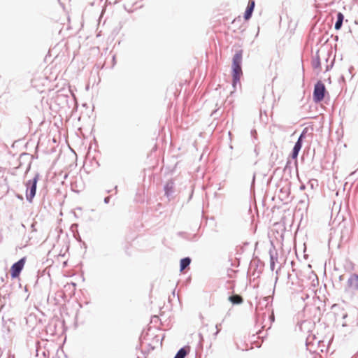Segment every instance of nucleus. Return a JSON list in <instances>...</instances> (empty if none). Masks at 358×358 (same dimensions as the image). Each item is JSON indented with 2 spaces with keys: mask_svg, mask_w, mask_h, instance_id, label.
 Wrapping results in <instances>:
<instances>
[{
  "mask_svg": "<svg viewBox=\"0 0 358 358\" xmlns=\"http://www.w3.org/2000/svg\"><path fill=\"white\" fill-rule=\"evenodd\" d=\"M242 51L237 52L234 57L232 62V76H233V86L234 87L238 83L240 84V79L243 75L242 69H241V62H242Z\"/></svg>",
  "mask_w": 358,
  "mask_h": 358,
  "instance_id": "1",
  "label": "nucleus"
},
{
  "mask_svg": "<svg viewBox=\"0 0 358 358\" xmlns=\"http://www.w3.org/2000/svg\"><path fill=\"white\" fill-rule=\"evenodd\" d=\"M38 180V176H36L32 180H29L27 185V199L31 202L32 199L35 196L36 191V184Z\"/></svg>",
  "mask_w": 358,
  "mask_h": 358,
  "instance_id": "2",
  "label": "nucleus"
},
{
  "mask_svg": "<svg viewBox=\"0 0 358 358\" xmlns=\"http://www.w3.org/2000/svg\"><path fill=\"white\" fill-rule=\"evenodd\" d=\"M26 262V257H22L18 262L12 265L10 269L11 278L13 279L17 278L23 269Z\"/></svg>",
  "mask_w": 358,
  "mask_h": 358,
  "instance_id": "3",
  "label": "nucleus"
},
{
  "mask_svg": "<svg viewBox=\"0 0 358 358\" xmlns=\"http://www.w3.org/2000/svg\"><path fill=\"white\" fill-rule=\"evenodd\" d=\"M325 87L322 82H318L315 85L313 99L315 102L321 101L324 97Z\"/></svg>",
  "mask_w": 358,
  "mask_h": 358,
  "instance_id": "4",
  "label": "nucleus"
},
{
  "mask_svg": "<svg viewBox=\"0 0 358 358\" xmlns=\"http://www.w3.org/2000/svg\"><path fill=\"white\" fill-rule=\"evenodd\" d=\"M255 6V1L254 0H250L243 16L245 21H248L250 19L254 10Z\"/></svg>",
  "mask_w": 358,
  "mask_h": 358,
  "instance_id": "5",
  "label": "nucleus"
},
{
  "mask_svg": "<svg viewBox=\"0 0 358 358\" xmlns=\"http://www.w3.org/2000/svg\"><path fill=\"white\" fill-rule=\"evenodd\" d=\"M348 286L352 290L358 289V275L353 274L348 280Z\"/></svg>",
  "mask_w": 358,
  "mask_h": 358,
  "instance_id": "6",
  "label": "nucleus"
},
{
  "mask_svg": "<svg viewBox=\"0 0 358 358\" xmlns=\"http://www.w3.org/2000/svg\"><path fill=\"white\" fill-rule=\"evenodd\" d=\"M302 136H303V135H301V136L299 138L297 142L296 143V144H295V145H294V147L293 148V151H292V157L293 158H296L297 157L299 152L300 151V150L301 148V146H302V143H301Z\"/></svg>",
  "mask_w": 358,
  "mask_h": 358,
  "instance_id": "7",
  "label": "nucleus"
},
{
  "mask_svg": "<svg viewBox=\"0 0 358 358\" xmlns=\"http://www.w3.org/2000/svg\"><path fill=\"white\" fill-rule=\"evenodd\" d=\"M165 194L169 196L174 191V184L172 181H169L164 187Z\"/></svg>",
  "mask_w": 358,
  "mask_h": 358,
  "instance_id": "8",
  "label": "nucleus"
},
{
  "mask_svg": "<svg viewBox=\"0 0 358 358\" xmlns=\"http://www.w3.org/2000/svg\"><path fill=\"white\" fill-rule=\"evenodd\" d=\"M229 301L233 304H241L243 302V299L241 296L235 294L229 297Z\"/></svg>",
  "mask_w": 358,
  "mask_h": 358,
  "instance_id": "9",
  "label": "nucleus"
},
{
  "mask_svg": "<svg viewBox=\"0 0 358 358\" xmlns=\"http://www.w3.org/2000/svg\"><path fill=\"white\" fill-rule=\"evenodd\" d=\"M191 263V259L189 257L183 258L180 260V271H182L185 269Z\"/></svg>",
  "mask_w": 358,
  "mask_h": 358,
  "instance_id": "10",
  "label": "nucleus"
},
{
  "mask_svg": "<svg viewBox=\"0 0 358 358\" xmlns=\"http://www.w3.org/2000/svg\"><path fill=\"white\" fill-rule=\"evenodd\" d=\"M343 18H344V16L341 13H338L337 14V21L335 24L336 29L338 30L341 29V27L342 26L343 21Z\"/></svg>",
  "mask_w": 358,
  "mask_h": 358,
  "instance_id": "11",
  "label": "nucleus"
},
{
  "mask_svg": "<svg viewBox=\"0 0 358 358\" xmlns=\"http://www.w3.org/2000/svg\"><path fill=\"white\" fill-rule=\"evenodd\" d=\"M189 351V348H181L177 353V355L182 358H185V357L187 355Z\"/></svg>",
  "mask_w": 358,
  "mask_h": 358,
  "instance_id": "12",
  "label": "nucleus"
},
{
  "mask_svg": "<svg viewBox=\"0 0 358 358\" xmlns=\"http://www.w3.org/2000/svg\"><path fill=\"white\" fill-rule=\"evenodd\" d=\"M239 21H241V17H238L237 18L234 20L233 23H235L236 22H239Z\"/></svg>",
  "mask_w": 358,
  "mask_h": 358,
  "instance_id": "13",
  "label": "nucleus"
},
{
  "mask_svg": "<svg viewBox=\"0 0 358 358\" xmlns=\"http://www.w3.org/2000/svg\"><path fill=\"white\" fill-rule=\"evenodd\" d=\"M273 266H274V262H271V268H272V270L273 269Z\"/></svg>",
  "mask_w": 358,
  "mask_h": 358,
  "instance_id": "14",
  "label": "nucleus"
},
{
  "mask_svg": "<svg viewBox=\"0 0 358 358\" xmlns=\"http://www.w3.org/2000/svg\"><path fill=\"white\" fill-rule=\"evenodd\" d=\"M174 358H182V357H181L178 356V355L176 354V355L175 356V357H174Z\"/></svg>",
  "mask_w": 358,
  "mask_h": 358,
  "instance_id": "15",
  "label": "nucleus"
}]
</instances>
